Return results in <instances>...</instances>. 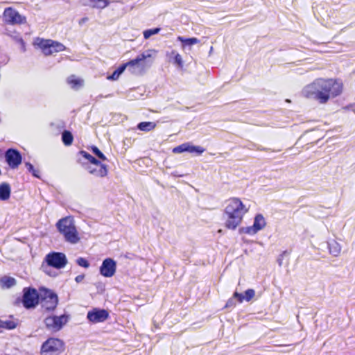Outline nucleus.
I'll list each match as a JSON object with an SVG mask.
<instances>
[{"label": "nucleus", "instance_id": "nucleus-18", "mask_svg": "<svg viewBox=\"0 0 355 355\" xmlns=\"http://www.w3.org/2000/svg\"><path fill=\"white\" fill-rule=\"evenodd\" d=\"M329 252L334 257H338L341 252L340 244L335 239H330L327 241Z\"/></svg>", "mask_w": 355, "mask_h": 355}, {"label": "nucleus", "instance_id": "nucleus-19", "mask_svg": "<svg viewBox=\"0 0 355 355\" xmlns=\"http://www.w3.org/2000/svg\"><path fill=\"white\" fill-rule=\"evenodd\" d=\"M110 3L109 0H85L83 6H89L92 8L103 9L107 7Z\"/></svg>", "mask_w": 355, "mask_h": 355}, {"label": "nucleus", "instance_id": "nucleus-24", "mask_svg": "<svg viewBox=\"0 0 355 355\" xmlns=\"http://www.w3.org/2000/svg\"><path fill=\"white\" fill-rule=\"evenodd\" d=\"M178 40L182 43V47L184 48L186 46H192L199 43L200 40L196 37L185 38L182 36L178 37Z\"/></svg>", "mask_w": 355, "mask_h": 355}, {"label": "nucleus", "instance_id": "nucleus-9", "mask_svg": "<svg viewBox=\"0 0 355 355\" xmlns=\"http://www.w3.org/2000/svg\"><path fill=\"white\" fill-rule=\"evenodd\" d=\"M69 315L63 314L60 316L51 315L44 319V324L47 329L57 332L60 331L68 322Z\"/></svg>", "mask_w": 355, "mask_h": 355}, {"label": "nucleus", "instance_id": "nucleus-40", "mask_svg": "<svg viewBox=\"0 0 355 355\" xmlns=\"http://www.w3.org/2000/svg\"><path fill=\"white\" fill-rule=\"evenodd\" d=\"M87 21H88V18L87 17H83V18H82V19H80L79 20V24L80 25H83V24L87 22Z\"/></svg>", "mask_w": 355, "mask_h": 355}, {"label": "nucleus", "instance_id": "nucleus-8", "mask_svg": "<svg viewBox=\"0 0 355 355\" xmlns=\"http://www.w3.org/2000/svg\"><path fill=\"white\" fill-rule=\"evenodd\" d=\"M40 293L35 288H24L23 290L22 304L27 309H34L39 303Z\"/></svg>", "mask_w": 355, "mask_h": 355}, {"label": "nucleus", "instance_id": "nucleus-31", "mask_svg": "<svg viewBox=\"0 0 355 355\" xmlns=\"http://www.w3.org/2000/svg\"><path fill=\"white\" fill-rule=\"evenodd\" d=\"M79 154L85 159L87 160L89 163L91 164H98L99 162L98 159H96L94 157L91 155L89 153H88L86 151L81 150L79 152Z\"/></svg>", "mask_w": 355, "mask_h": 355}, {"label": "nucleus", "instance_id": "nucleus-11", "mask_svg": "<svg viewBox=\"0 0 355 355\" xmlns=\"http://www.w3.org/2000/svg\"><path fill=\"white\" fill-rule=\"evenodd\" d=\"M266 225V221L264 217L259 214L255 216L253 225L252 226L241 227L239 229V233L252 236L262 230Z\"/></svg>", "mask_w": 355, "mask_h": 355}, {"label": "nucleus", "instance_id": "nucleus-12", "mask_svg": "<svg viewBox=\"0 0 355 355\" xmlns=\"http://www.w3.org/2000/svg\"><path fill=\"white\" fill-rule=\"evenodd\" d=\"M3 18L6 23L9 24H22L26 22V17L21 16L15 9L6 8L3 13Z\"/></svg>", "mask_w": 355, "mask_h": 355}, {"label": "nucleus", "instance_id": "nucleus-29", "mask_svg": "<svg viewBox=\"0 0 355 355\" xmlns=\"http://www.w3.org/2000/svg\"><path fill=\"white\" fill-rule=\"evenodd\" d=\"M205 151V149L200 146H193L191 143L188 142V153H194L198 155H201Z\"/></svg>", "mask_w": 355, "mask_h": 355}, {"label": "nucleus", "instance_id": "nucleus-26", "mask_svg": "<svg viewBox=\"0 0 355 355\" xmlns=\"http://www.w3.org/2000/svg\"><path fill=\"white\" fill-rule=\"evenodd\" d=\"M127 69V66H125V63L119 66L112 75L108 76L107 78L110 80H116L120 75Z\"/></svg>", "mask_w": 355, "mask_h": 355}, {"label": "nucleus", "instance_id": "nucleus-2", "mask_svg": "<svg viewBox=\"0 0 355 355\" xmlns=\"http://www.w3.org/2000/svg\"><path fill=\"white\" fill-rule=\"evenodd\" d=\"M248 209L249 207L244 205L242 201H231L225 209L227 216L225 227L229 230H236Z\"/></svg>", "mask_w": 355, "mask_h": 355}, {"label": "nucleus", "instance_id": "nucleus-35", "mask_svg": "<svg viewBox=\"0 0 355 355\" xmlns=\"http://www.w3.org/2000/svg\"><path fill=\"white\" fill-rule=\"evenodd\" d=\"M92 153L100 159L105 161L107 159L104 154L95 146H92Z\"/></svg>", "mask_w": 355, "mask_h": 355}, {"label": "nucleus", "instance_id": "nucleus-13", "mask_svg": "<svg viewBox=\"0 0 355 355\" xmlns=\"http://www.w3.org/2000/svg\"><path fill=\"white\" fill-rule=\"evenodd\" d=\"M5 159L11 168H16L21 163L22 157L17 150L9 148L5 153Z\"/></svg>", "mask_w": 355, "mask_h": 355}, {"label": "nucleus", "instance_id": "nucleus-33", "mask_svg": "<svg viewBox=\"0 0 355 355\" xmlns=\"http://www.w3.org/2000/svg\"><path fill=\"white\" fill-rule=\"evenodd\" d=\"M172 151L173 153H182L184 152H187L188 151V142L184 143L181 145H179L178 146L175 147Z\"/></svg>", "mask_w": 355, "mask_h": 355}, {"label": "nucleus", "instance_id": "nucleus-10", "mask_svg": "<svg viewBox=\"0 0 355 355\" xmlns=\"http://www.w3.org/2000/svg\"><path fill=\"white\" fill-rule=\"evenodd\" d=\"M44 259L49 266L53 267L56 269L63 268L67 264V257L62 252H50L46 255Z\"/></svg>", "mask_w": 355, "mask_h": 355}, {"label": "nucleus", "instance_id": "nucleus-21", "mask_svg": "<svg viewBox=\"0 0 355 355\" xmlns=\"http://www.w3.org/2000/svg\"><path fill=\"white\" fill-rule=\"evenodd\" d=\"M10 195V187L8 183L0 184V200H8Z\"/></svg>", "mask_w": 355, "mask_h": 355}, {"label": "nucleus", "instance_id": "nucleus-7", "mask_svg": "<svg viewBox=\"0 0 355 355\" xmlns=\"http://www.w3.org/2000/svg\"><path fill=\"white\" fill-rule=\"evenodd\" d=\"M64 343L58 338H50L41 347V355H59L63 350Z\"/></svg>", "mask_w": 355, "mask_h": 355}, {"label": "nucleus", "instance_id": "nucleus-34", "mask_svg": "<svg viewBox=\"0 0 355 355\" xmlns=\"http://www.w3.org/2000/svg\"><path fill=\"white\" fill-rule=\"evenodd\" d=\"M159 31V28L146 30L144 31V37L145 39H148L152 35L157 34Z\"/></svg>", "mask_w": 355, "mask_h": 355}, {"label": "nucleus", "instance_id": "nucleus-36", "mask_svg": "<svg viewBox=\"0 0 355 355\" xmlns=\"http://www.w3.org/2000/svg\"><path fill=\"white\" fill-rule=\"evenodd\" d=\"M76 263L81 266V267H83L85 268H87L89 267V261L85 259V258H83V257H79L76 259Z\"/></svg>", "mask_w": 355, "mask_h": 355}, {"label": "nucleus", "instance_id": "nucleus-23", "mask_svg": "<svg viewBox=\"0 0 355 355\" xmlns=\"http://www.w3.org/2000/svg\"><path fill=\"white\" fill-rule=\"evenodd\" d=\"M67 83L71 85V88L78 89L83 86V80L72 75L67 78Z\"/></svg>", "mask_w": 355, "mask_h": 355}, {"label": "nucleus", "instance_id": "nucleus-39", "mask_svg": "<svg viewBox=\"0 0 355 355\" xmlns=\"http://www.w3.org/2000/svg\"><path fill=\"white\" fill-rule=\"evenodd\" d=\"M284 254H285V252L283 254H282L280 255V257H279V259H277L278 264L280 266L282 265V259H283V256Z\"/></svg>", "mask_w": 355, "mask_h": 355}, {"label": "nucleus", "instance_id": "nucleus-15", "mask_svg": "<svg viewBox=\"0 0 355 355\" xmlns=\"http://www.w3.org/2000/svg\"><path fill=\"white\" fill-rule=\"evenodd\" d=\"M109 317V313L105 309L94 308L88 311L87 319L92 323H99L105 321Z\"/></svg>", "mask_w": 355, "mask_h": 355}, {"label": "nucleus", "instance_id": "nucleus-25", "mask_svg": "<svg viewBox=\"0 0 355 355\" xmlns=\"http://www.w3.org/2000/svg\"><path fill=\"white\" fill-rule=\"evenodd\" d=\"M156 127V123L150 121H144L138 123L137 129L144 132H148Z\"/></svg>", "mask_w": 355, "mask_h": 355}, {"label": "nucleus", "instance_id": "nucleus-37", "mask_svg": "<svg viewBox=\"0 0 355 355\" xmlns=\"http://www.w3.org/2000/svg\"><path fill=\"white\" fill-rule=\"evenodd\" d=\"M234 298L233 297V298H231L230 299L227 303H226V305H225V307H231V306H235V301H234Z\"/></svg>", "mask_w": 355, "mask_h": 355}, {"label": "nucleus", "instance_id": "nucleus-28", "mask_svg": "<svg viewBox=\"0 0 355 355\" xmlns=\"http://www.w3.org/2000/svg\"><path fill=\"white\" fill-rule=\"evenodd\" d=\"M8 35L17 43L21 46V49L23 52L26 51L25 42L20 35L16 32L8 33Z\"/></svg>", "mask_w": 355, "mask_h": 355}, {"label": "nucleus", "instance_id": "nucleus-16", "mask_svg": "<svg viewBox=\"0 0 355 355\" xmlns=\"http://www.w3.org/2000/svg\"><path fill=\"white\" fill-rule=\"evenodd\" d=\"M83 164L85 166V168L90 174L96 177L103 178L107 174L106 165L101 164V162L98 164L86 165L85 163H83Z\"/></svg>", "mask_w": 355, "mask_h": 355}, {"label": "nucleus", "instance_id": "nucleus-38", "mask_svg": "<svg viewBox=\"0 0 355 355\" xmlns=\"http://www.w3.org/2000/svg\"><path fill=\"white\" fill-rule=\"evenodd\" d=\"M84 275H80L76 277L75 281L76 282V283H80L84 279Z\"/></svg>", "mask_w": 355, "mask_h": 355}, {"label": "nucleus", "instance_id": "nucleus-27", "mask_svg": "<svg viewBox=\"0 0 355 355\" xmlns=\"http://www.w3.org/2000/svg\"><path fill=\"white\" fill-rule=\"evenodd\" d=\"M18 325L17 320H1V328L7 329H14Z\"/></svg>", "mask_w": 355, "mask_h": 355}, {"label": "nucleus", "instance_id": "nucleus-3", "mask_svg": "<svg viewBox=\"0 0 355 355\" xmlns=\"http://www.w3.org/2000/svg\"><path fill=\"white\" fill-rule=\"evenodd\" d=\"M156 51L148 49L138 55L136 58L125 63L128 71L134 75L139 76L144 74L148 69L153 62L150 60L153 56H155Z\"/></svg>", "mask_w": 355, "mask_h": 355}, {"label": "nucleus", "instance_id": "nucleus-4", "mask_svg": "<svg viewBox=\"0 0 355 355\" xmlns=\"http://www.w3.org/2000/svg\"><path fill=\"white\" fill-rule=\"evenodd\" d=\"M55 226L66 242L76 244L80 241V238L72 217L67 216L60 219L56 223Z\"/></svg>", "mask_w": 355, "mask_h": 355}, {"label": "nucleus", "instance_id": "nucleus-5", "mask_svg": "<svg viewBox=\"0 0 355 355\" xmlns=\"http://www.w3.org/2000/svg\"><path fill=\"white\" fill-rule=\"evenodd\" d=\"M34 44L37 46L45 55H50L53 53L60 52L66 49L60 42L41 38H37Z\"/></svg>", "mask_w": 355, "mask_h": 355}, {"label": "nucleus", "instance_id": "nucleus-22", "mask_svg": "<svg viewBox=\"0 0 355 355\" xmlns=\"http://www.w3.org/2000/svg\"><path fill=\"white\" fill-rule=\"evenodd\" d=\"M15 284V279L11 277L4 276L0 279V285L2 288H10Z\"/></svg>", "mask_w": 355, "mask_h": 355}, {"label": "nucleus", "instance_id": "nucleus-17", "mask_svg": "<svg viewBox=\"0 0 355 355\" xmlns=\"http://www.w3.org/2000/svg\"><path fill=\"white\" fill-rule=\"evenodd\" d=\"M255 295V291L254 289H248L245 291L244 294L239 293L235 292L234 293V297L236 298L239 302L241 303L243 300L247 302L250 301Z\"/></svg>", "mask_w": 355, "mask_h": 355}, {"label": "nucleus", "instance_id": "nucleus-20", "mask_svg": "<svg viewBox=\"0 0 355 355\" xmlns=\"http://www.w3.org/2000/svg\"><path fill=\"white\" fill-rule=\"evenodd\" d=\"M166 56L172 60L173 63L178 65L179 67L182 68L183 60L182 56L175 51L173 50L171 52H166Z\"/></svg>", "mask_w": 355, "mask_h": 355}, {"label": "nucleus", "instance_id": "nucleus-41", "mask_svg": "<svg viewBox=\"0 0 355 355\" xmlns=\"http://www.w3.org/2000/svg\"><path fill=\"white\" fill-rule=\"evenodd\" d=\"M44 272L47 274H50L49 272L46 270V269H44Z\"/></svg>", "mask_w": 355, "mask_h": 355}, {"label": "nucleus", "instance_id": "nucleus-14", "mask_svg": "<svg viewBox=\"0 0 355 355\" xmlns=\"http://www.w3.org/2000/svg\"><path fill=\"white\" fill-rule=\"evenodd\" d=\"M116 270V263L112 258H107L103 260L100 268V274L105 277H112Z\"/></svg>", "mask_w": 355, "mask_h": 355}, {"label": "nucleus", "instance_id": "nucleus-32", "mask_svg": "<svg viewBox=\"0 0 355 355\" xmlns=\"http://www.w3.org/2000/svg\"><path fill=\"white\" fill-rule=\"evenodd\" d=\"M25 166L28 171L34 177L39 178H40V171L38 169H35L32 164L30 162H26Z\"/></svg>", "mask_w": 355, "mask_h": 355}, {"label": "nucleus", "instance_id": "nucleus-6", "mask_svg": "<svg viewBox=\"0 0 355 355\" xmlns=\"http://www.w3.org/2000/svg\"><path fill=\"white\" fill-rule=\"evenodd\" d=\"M39 302L42 309L46 311H53L58 303V295L51 290L46 288L40 289Z\"/></svg>", "mask_w": 355, "mask_h": 355}, {"label": "nucleus", "instance_id": "nucleus-42", "mask_svg": "<svg viewBox=\"0 0 355 355\" xmlns=\"http://www.w3.org/2000/svg\"><path fill=\"white\" fill-rule=\"evenodd\" d=\"M231 200H239V198H232Z\"/></svg>", "mask_w": 355, "mask_h": 355}, {"label": "nucleus", "instance_id": "nucleus-30", "mask_svg": "<svg viewBox=\"0 0 355 355\" xmlns=\"http://www.w3.org/2000/svg\"><path fill=\"white\" fill-rule=\"evenodd\" d=\"M73 135L71 132L68 130H64L62 133V141L66 146H69L73 142Z\"/></svg>", "mask_w": 355, "mask_h": 355}, {"label": "nucleus", "instance_id": "nucleus-1", "mask_svg": "<svg viewBox=\"0 0 355 355\" xmlns=\"http://www.w3.org/2000/svg\"><path fill=\"white\" fill-rule=\"evenodd\" d=\"M343 91V83L334 79H315L302 90V96L309 99L326 103L330 98L339 96Z\"/></svg>", "mask_w": 355, "mask_h": 355}]
</instances>
